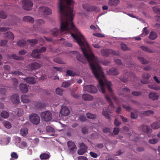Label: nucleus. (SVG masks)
Wrapping results in <instances>:
<instances>
[{
    "label": "nucleus",
    "mask_w": 160,
    "mask_h": 160,
    "mask_svg": "<svg viewBox=\"0 0 160 160\" xmlns=\"http://www.w3.org/2000/svg\"><path fill=\"white\" fill-rule=\"evenodd\" d=\"M63 91V90L60 88H57L56 90V93L60 95H62Z\"/></svg>",
    "instance_id": "603ef678"
},
{
    "label": "nucleus",
    "mask_w": 160,
    "mask_h": 160,
    "mask_svg": "<svg viewBox=\"0 0 160 160\" xmlns=\"http://www.w3.org/2000/svg\"><path fill=\"white\" fill-rule=\"evenodd\" d=\"M46 131L49 132L54 133L55 132V130L52 127L50 126H48L46 128Z\"/></svg>",
    "instance_id": "c03bdc74"
},
{
    "label": "nucleus",
    "mask_w": 160,
    "mask_h": 160,
    "mask_svg": "<svg viewBox=\"0 0 160 160\" xmlns=\"http://www.w3.org/2000/svg\"><path fill=\"white\" fill-rule=\"evenodd\" d=\"M7 40H2L0 42V46H4L7 43Z\"/></svg>",
    "instance_id": "e2e57ef3"
},
{
    "label": "nucleus",
    "mask_w": 160,
    "mask_h": 160,
    "mask_svg": "<svg viewBox=\"0 0 160 160\" xmlns=\"http://www.w3.org/2000/svg\"><path fill=\"white\" fill-rule=\"evenodd\" d=\"M142 77L144 78L148 79L150 78L151 76L148 73H144L142 75Z\"/></svg>",
    "instance_id": "13d9d810"
},
{
    "label": "nucleus",
    "mask_w": 160,
    "mask_h": 160,
    "mask_svg": "<svg viewBox=\"0 0 160 160\" xmlns=\"http://www.w3.org/2000/svg\"><path fill=\"white\" fill-rule=\"evenodd\" d=\"M53 61L56 63H62V61L58 58H54L53 59Z\"/></svg>",
    "instance_id": "4d7b16f0"
},
{
    "label": "nucleus",
    "mask_w": 160,
    "mask_h": 160,
    "mask_svg": "<svg viewBox=\"0 0 160 160\" xmlns=\"http://www.w3.org/2000/svg\"><path fill=\"white\" fill-rule=\"evenodd\" d=\"M41 116L42 120L46 122H48L52 119V114L48 111L42 112L41 114Z\"/></svg>",
    "instance_id": "7ed1b4c3"
},
{
    "label": "nucleus",
    "mask_w": 160,
    "mask_h": 160,
    "mask_svg": "<svg viewBox=\"0 0 160 160\" xmlns=\"http://www.w3.org/2000/svg\"><path fill=\"white\" fill-rule=\"evenodd\" d=\"M141 128L142 131L146 133H149L151 130L149 126L146 125H143L141 126Z\"/></svg>",
    "instance_id": "bb28decb"
},
{
    "label": "nucleus",
    "mask_w": 160,
    "mask_h": 160,
    "mask_svg": "<svg viewBox=\"0 0 160 160\" xmlns=\"http://www.w3.org/2000/svg\"><path fill=\"white\" fill-rule=\"evenodd\" d=\"M74 82L73 80L66 81L63 82L62 86L64 88H67L69 87L71 83H73Z\"/></svg>",
    "instance_id": "4be33fe9"
},
{
    "label": "nucleus",
    "mask_w": 160,
    "mask_h": 160,
    "mask_svg": "<svg viewBox=\"0 0 160 160\" xmlns=\"http://www.w3.org/2000/svg\"><path fill=\"white\" fill-rule=\"evenodd\" d=\"M23 8L27 10H30L31 9L33 5L32 2L30 0H22Z\"/></svg>",
    "instance_id": "39448f33"
},
{
    "label": "nucleus",
    "mask_w": 160,
    "mask_h": 160,
    "mask_svg": "<svg viewBox=\"0 0 160 160\" xmlns=\"http://www.w3.org/2000/svg\"><path fill=\"white\" fill-rule=\"evenodd\" d=\"M30 121L33 124L37 125L40 122V118L38 114L32 113L29 116Z\"/></svg>",
    "instance_id": "20e7f679"
},
{
    "label": "nucleus",
    "mask_w": 160,
    "mask_h": 160,
    "mask_svg": "<svg viewBox=\"0 0 160 160\" xmlns=\"http://www.w3.org/2000/svg\"><path fill=\"white\" fill-rule=\"evenodd\" d=\"M21 99L22 102L24 103H28L30 101L28 96L26 95H22Z\"/></svg>",
    "instance_id": "393cba45"
},
{
    "label": "nucleus",
    "mask_w": 160,
    "mask_h": 160,
    "mask_svg": "<svg viewBox=\"0 0 160 160\" xmlns=\"http://www.w3.org/2000/svg\"><path fill=\"white\" fill-rule=\"evenodd\" d=\"M122 107L127 111H129L132 110V108L130 106H128L126 105L123 104L122 105Z\"/></svg>",
    "instance_id": "052dcab7"
},
{
    "label": "nucleus",
    "mask_w": 160,
    "mask_h": 160,
    "mask_svg": "<svg viewBox=\"0 0 160 160\" xmlns=\"http://www.w3.org/2000/svg\"><path fill=\"white\" fill-rule=\"evenodd\" d=\"M74 2L72 0H59V10L60 13V30L57 28L52 29L51 32L54 36H56L67 30H72L74 33H71L72 37L76 40L81 48L83 53L89 63L95 77L98 80L99 91L104 93L106 87L110 95H114L111 88V82L108 81L105 78L104 73L98 63V60L91 52L88 50V44L86 42L84 37L74 25L72 21L74 15L73 8L69 6L73 5Z\"/></svg>",
    "instance_id": "f257e3e1"
},
{
    "label": "nucleus",
    "mask_w": 160,
    "mask_h": 160,
    "mask_svg": "<svg viewBox=\"0 0 160 160\" xmlns=\"http://www.w3.org/2000/svg\"><path fill=\"white\" fill-rule=\"evenodd\" d=\"M114 124L115 126L118 127L121 124V123L117 118H116L114 121Z\"/></svg>",
    "instance_id": "680f3d73"
},
{
    "label": "nucleus",
    "mask_w": 160,
    "mask_h": 160,
    "mask_svg": "<svg viewBox=\"0 0 160 160\" xmlns=\"http://www.w3.org/2000/svg\"><path fill=\"white\" fill-rule=\"evenodd\" d=\"M87 118L89 119H94L96 118L97 116L96 114L88 112L86 114Z\"/></svg>",
    "instance_id": "7c9ffc66"
},
{
    "label": "nucleus",
    "mask_w": 160,
    "mask_h": 160,
    "mask_svg": "<svg viewBox=\"0 0 160 160\" xmlns=\"http://www.w3.org/2000/svg\"><path fill=\"white\" fill-rule=\"evenodd\" d=\"M119 2V0H109L108 3L110 6H116L118 4Z\"/></svg>",
    "instance_id": "b1692460"
},
{
    "label": "nucleus",
    "mask_w": 160,
    "mask_h": 160,
    "mask_svg": "<svg viewBox=\"0 0 160 160\" xmlns=\"http://www.w3.org/2000/svg\"><path fill=\"white\" fill-rule=\"evenodd\" d=\"M103 132L106 133H108L110 132V129L108 128H105L102 129Z\"/></svg>",
    "instance_id": "774afa93"
},
{
    "label": "nucleus",
    "mask_w": 160,
    "mask_h": 160,
    "mask_svg": "<svg viewBox=\"0 0 160 160\" xmlns=\"http://www.w3.org/2000/svg\"><path fill=\"white\" fill-rule=\"evenodd\" d=\"M82 98L84 101H91L93 99V97L88 94H83Z\"/></svg>",
    "instance_id": "a878e982"
},
{
    "label": "nucleus",
    "mask_w": 160,
    "mask_h": 160,
    "mask_svg": "<svg viewBox=\"0 0 160 160\" xmlns=\"http://www.w3.org/2000/svg\"><path fill=\"white\" fill-rule=\"evenodd\" d=\"M153 11L157 14H160V9L157 6L153 8Z\"/></svg>",
    "instance_id": "09e8293b"
},
{
    "label": "nucleus",
    "mask_w": 160,
    "mask_h": 160,
    "mask_svg": "<svg viewBox=\"0 0 160 160\" xmlns=\"http://www.w3.org/2000/svg\"><path fill=\"white\" fill-rule=\"evenodd\" d=\"M24 113V111L21 108H18L17 111V115L19 116L20 117L22 116Z\"/></svg>",
    "instance_id": "79ce46f5"
},
{
    "label": "nucleus",
    "mask_w": 160,
    "mask_h": 160,
    "mask_svg": "<svg viewBox=\"0 0 160 160\" xmlns=\"http://www.w3.org/2000/svg\"><path fill=\"white\" fill-rule=\"evenodd\" d=\"M66 75H68L70 76H74L76 74L73 72V71L71 70H67L66 71Z\"/></svg>",
    "instance_id": "de8ad7c7"
},
{
    "label": "nucleus",
    "mask_w": 160,
    "mask_h": 160,
    "mask_svg": "<svg viewBox=\"0 0 160 160\" xmlns=\"http://www.w3.org/2000/svg\"><path fill=\"white\" fill-rule=\"evenodd\" d=\"M60 112H61L64 116H66L69 115L70 112L69 109L67 107L63 106L62 107Z\"/></svg>",
    "instance_id": "f3484780"
},
{
    "label": "nucleus",
    "mask_w": 160,
    "mask_h": 160,
    "mask_svg": "<svg viewBox=\"0 0 160 160\" xmlns=\"http://www.w3.org/2000/svg\"><path fill=\"white\" fill-rule=\"evenodd\" d=\"M79 119L81 122H84L87 120L85 116L81 115L79 117Z\"/></svg>",
    "instance_id": "0e129e2a"
},
{
    "label": "nucleus",
    "mask_w": 160,
    "mask_h": 160,
    "mask_svg": "<svg viewBox=\"0 0 160 160\" xmlns=\"http://www.w3.org/2000/svg\"><path fill=\"white\" fill-rule=\"evenodd\" d=\"M107 73L109 75L116 76L119 74V72L117 68H112L108 71Z\"/></svg>",
    "instance_id": "f8f14e48"
},
{
    "label": "nucleus",
    "mask_w": 160,
    "mask_h": 160,
    "mask_svg": "<svg viewBox=\"0 0 160 160\" xmlns=\"http://www.w3.org/2000/svg\"><path fill=\"white\" fill-rule=\"evenodd\" d=\"M101 51L103 55L105 57H108L111 54L110 49H103Z\"/></svg>",
    "instance_id": "aec40b11"
},
{
    "label": "nucleus",
    "mask_w": 160,
    "mask_h": 160,
    "mask_svg": "<svg viewBox=\"0 0 160 160\" xmlns=\"http://www.w3.org/2000/svg\"><path fill=\"white\" fill-rule=\"evenodd\" d=\"M17 44L20 47H23L26 45V42L23 40H19Z\"/></svg>",
    "instance_id": "58836bf2"
},
{
    "label": "nucleus",
    "mask_w": 160,
    "mask_h": 160,
    "mask_svg": "<svg viewBox=\"0 0 160 160\" xmlns=\"http://www.w3.org/2000/svg\"><path fill=\"white\" fill-rule=\"evenodd\" d=\"M13 82V85L15 87H17L18 85V80L15 78H12V79Z\"/></svg>",
    "instance_id": "8fccbe9b"
},
{
    "label": "nucleus",
    "mask_w": 160,
    "mask_h": 160,
    "mask_svg": "<svg viewBox=\"0 0 160 160\" xmlns=\"http://www.w3.org/2000/svg\"><path fill=\"white\" fill-rule=\"evenodd\" d=\"M140 48L142 51L144 52L149 53L153 52V51L148 47L142 46L140 47Z\"/></svg>",
    "instance_id": "cd10ccee"
},
{
    "label": "nucleus",
    "mask_w": 160,
    "mask_h": 160,
    "mask_svg": "<svg viewBox=\"0 0 160 160\" xmlns=\"http://www.w3.org/2000/svg\"><path fill=\"white\" fill-rule=\"evenodd\" d=\"M37 25L36 27H39L40 26L43 25L45 23V21L42 19H38L36 20Z\"/></svg>",
    "instance_id": "f704fd0d"
},
{
    "label": "nucleus",
    "mask_w": 160,
    "mask_h": 160,
    "mask_svg": "<svg viewBox=\"0 0 160 160\" xmlns=\"http://www.w3.org/2000/svg\"><path fill=\"white\" fill-rule=\"evenodd\" d=\"M9 113L6 111H3L1 113V116L3 118H8L9 116Z\"/></svg>",
    "instance_id": "e433bc0d"
},
{
    "label": "nucleus",
    "mask_w": 160,
    "mask_h": 160,
    "mask_svg": "<svg viewBox=\"0 0 160 160\" xmlns=\"http://www.w3.org/2000/svg\"><path fill=\"white\" fill-rule=\"evenodd\" d=\"M11 156L12 158L10 159V160H14L13 159H17L18 157L17 153L14 152L11 153Z\"/></svg>",
    "instance_id": "ea45409f"
},
{
    "label": "nucleus",
    "mask_w": 160,
    "mask_h": 160,
    "mask_svg": "<svg viewBox=\"0 0 160 160\" xmlns=\"http://www.w3.org/2000/svg\"><path fill=\"white\" fill-rule=\"evenodd\" d=\"M88 12L96 11L99 12L100 10V9L98 7L95 6H91L89 7Z\"/></svg>",
    "instance_id": "412c9836"
},
{
    "label": "nucleus",
    "mask_w": 160,
    "mask_h": 160,
    "mask_svg": "<svg viewBox=\"0 0 160 160\" xmlns=\"http://www.w3.org/2000/svg\"><path fill=\"white\" fill-rule=\"evenodd\" d=\"M154 113V112L151 110H148L144 112L143 114L146 115H148L150 114H153Z\"/></svg>",
    "instance_id": "5fc2aeb1"
},
{
    "label": "nucleus",
    "mask_w": 160,
    "mask_h": 160,
    "mask_svg": "<svg viewBox=\"0 0 160 160\" xmlns=\"http://www.w3.org/2000/svg\"><path fill=\"white\" fill-rule=\"evenodd\" d=\"M148 87L150 89L155 90H159L160 89V87L156 85L155 84H151L148 85Z\"/></svg>",
    "instance_id": "c756f323"
},
{
    "label": "nucleus",
    "mask_w": 160,
    "mask_h": 160,
    "mask_svg": "<svg viewBox=\"0 0 160 160\" xmlns=\"http://www.w3.org/2000/svg\"><path fill=\"white\" fill-rule=\"evenodd\" d=\"M105 97L107 100L110 103V105L111 107H113L114 104L112 101V100L111 99V98L108 96V95L107 94L105 96Z\"/></svg>",
    "instance_id": "a19ab883"
},
{
    "label": "nucleus",
    "mask_w": 160,
    "mask_h": 160,
    "mask_svg": "<svg viewBox=\"0 0 160 160\" xmlns=\"http://www.w3.org/2000/svg\"><path fill=\"white\" fill-rule=\"evenodd\" d=\"M28 129L27 128H22L20 130L21 134L23 136H26L28 133Z\"/></svg>",
    "instance_id": "c9c22d12"
},
{
    "label": "nucleus",
    "mask_w": 160,
    "mask_h": 160,
    "mask_svg": "<svg viewBox=\"0 0 160 160\" xmlns=\"http://www.w3.org/2000/svg\"><path fill=\"white\" fill-rule=\"evenodd\" d=\"M41 66L42 65L41 64L34 62L29 64L28 65V67L31 70H36L40 68Z\"/></svg>",
    "instance_id": "6e6552de"
},
{
    "label": "nucleus",
    "mask_w": 160,
    "mask_h": 160,
    "mask_svg": "<svg viewBox=\"0 0 160 160\" xmlns=\"http://www.w3.org/2000/svg\"><path fill=\"white\" fill-rule=\"evenodd\" d=\"M51 156L50 153L46 152H43L40 155L39 158L41 160H48Z\"/></svg>",
    "instance_id": "9b49d317"
},
{
    "label": "nucleus",
    "mask_w": 160,
    "mask_h": 160,
    "mask_svg": "<svg viewBox=\"0 0 160 160\" xmlns=\"http://www.w3.org/2000/svg\"><path fill=\"white\" fill-rule=\"evenodd\" d=\"M81 147H82L78 151V153L79 155H83L87 151L88 147L84 143H82L81 144Z\"/></svg>",
    "instance_id": "9d476101"
},
{
    "label": "nucleus",
    "mask_w": 160,
    "mask_h": 160,
    "mask_svg": "<svg viewBox=\"0 0 160 160\" xmlns=\"http://www.w3.org/2000/svg\"><path fill=\"white\" fill-rule=\"evenodd\" d=\"M23 20L25 22H33L34 21L33 18L29 16H26L23 18Z\"/></svg>",
    "instance_id": "c85d7f7f"
},
{
    "label": "nucleus",
    "mask_w": 160,
    "mask_h": 160,
    "mask_svg": "<svg viewBox=\"0 0 160 160\" xmlns=\"http://www.w3.org/2000/svg\"><path fill=\"white\" fill-rule=\"evenodd\" d=\"M68 146L71 153L74 154L76 151L77 147L74 142L69 141L67 142Z\"/></svg>",
    "instance_id": "0eeeda50"
},
{
    "label": "nucleus",
    "mask_w": 160,
    "mask_h": 160,
    "mask_svg": "<svg viewBox=\"0 0 160 160\" xmlns=\"http://www.w3.org/2000/svg\"><path fill=\"white\" fill-rule=\"evenodd\" d=\"M77 59L79 61L85 63L86 62V60L83 58L80 54H78L77 56Z\"/></svg>",
    "instance_id": "72a5a7b5"
},
{
    "label": "nucleus",
    "mask_w": 160,
    "mask_h": 160,
    "mask_svg": "<svg viewBox=\"0 0 160 160\" xmlns=\"http://www.w3.org/2000/svg\"><path fill=\"white\" fill-rule=\"evenodd\" d=\"M47 50L45 47H42L40 49H36L33 50L31 56L36 58L38 59L41 58V54L40 53L45 52Z\"/></svg>",
    "instance_id": "f03ea898"
},
{
    "label": "nucleus",
    "mask_w": 160,
    "mask_h": 160,
    "mask_svg": "<svg viewBox=\"0 0 160 160\" xmlns=\"http://www.w3.org/2000/svg\"><path fill=\"white\" fill-rule=\"evenodd\" d=\"M89 154L93 158H96L98 156V155L96 153L92 152H90Z\"/></svg>",
    "instance_id": "338daca9"
},
{
    "label": "nucleus",
    "mask_w": 160,
    "mask_h": 160,
    "mask_svg": "<svg viewBox=\"0 0 160 160\" xmlns=\"http://www.w3.org/2000/svg\"><path fill=\"white\" fill-rule=\"evenodd\" d=\"M8 58H12L14 60H20V57H19L17 56L16 55L13 54H12L11 55V57H10V55L8 56Z\"/></svg>",
    "instance_id": "a18cd8bd"
},
{
    "label": "nucleus",
    "mask_w": 160,
    "mask_h": 160,
    "mask_svg": "<svg viewBox=\"0 0 160 160\" xmlns=\"http://www.w3.org/2000/svg\"><path fill=\"white\" fill-rule=\"evenodd\" d=\"M4 126L7 128H10L11 127V123L8 121H5L3 122Z\"/></svg>",
    "instance_id": "49530a36"
},
{
    "label": "nucleus",
    "mask_w": 160,
    "mask_h": 160,
    "mask_svg": "<svg viewBox=\"0 0 160 160\" xmlns=\"http://www.w3.org/2000/svg\"><path fill=\"white\" fill-rule=\"evenodd\" d=\"M5 36L6 38L10 39L11 40H13L14 38V36L13 33L11 32H8L5 34Z\"/></svg>",
    "instance_id": "473e14b6"
},
{
    "label": "nucleus",
    "mask_w": 160,
    "mask_h": 160,
    "mask_svg": "<svg viewBox=\"0 0 160 160\" xmlns=\"http://www.w3.org/2000/svg\"><path fill=\"white\" fill-rule=\"evenodd\" d=\"M158 138H153L149 140L148 142L151 144H154L157 143L158 142Z\"/></svg>",
    "instance_id": "3c124183"
},
{
    "label": "nucleus",
    "mask_w": 160,
    "mask_h": 160,
    "mask_svg": "<svg viewBox=\"0 0 160 160\" xmlns=\"http://www.w3.org/2000/svg\"><path fill=\"white\" fill-rule=\"evenodd\" d=\"M129 75V74L128 72H126L124 75H123V76L119 78V79L121 81L123 82L126 83L128 81L130 80L131 79L129 78L128 75Z\"/></svg>",
    "instance_id": "dca6fc26"
},
{
    "label": "nucleus",
    "mask_w": 160,
    "mask_h": 160,
    "mask_svg": "<svg viewBox=\"0 0 160 160\" xmlns=\"http://www.w3.org/2000/svg\"><path fill=\"white\" fill-rule=\"evenodd\" d=\"M35 106L38 108H41L44 106V104L38 101L35 102Z\"/></svg>",
    "instance_id": "37998d69"
},
{
    "label": "nucleus",
    "mask_w": 160,
    "mask_h": 160,
    "mask_svg": "<svg viewBox=\"0 0 160 160\" xmlns=\"http://www.w3.org/2000/svg\"><path fill=\"white\" fill-rule=\"evenodd\" d=\"M148 97L149 98L153 100H155L158 99L159 96L155 92H150L149 95Z\"/></svg>",
    "instance_id": "a211bd4d"
},
{
    "label": "nucleus",
    "mask_w": 160,
    "mask_h": 160,
    "mask_svg": "<svg viewBox=\"0 0 160 160\" xmlns=\"http://www.w3.org/2000/svg\"><path fill=\"white\" fill-rule=\"evenodd\" d=\"M102 114L104 116H105V117L107 118H108V119L109 120H110L111 119V118H110V115L106 113L104 111H103L102 112Z\"/></svg>",
    "instance_id": "6e6d98bb"
},
{
    "label": "nucleus",
    "mask_w": 160,
    "mask_h": 160,
    "mask_svg": "<svg viewBox=\"0 0 160 160\" xmlns=\"http://www.w3.org/2000/svg\"><path fill=\"white\" fill-rule=\"evenodd\" d=\"M27 41L28 42L31 44L30 45L31 46H33L34 44L38 43V40L35 39H28L27 40Z\"/></svg>",
    "instance_id": "4c0bfd02"
},
{
    "label": "nucleus",
    "mask_w": 160,
    "mask_h": 160,
    "mask_svg": "<svg viewBox=\"0 0 160 160\" xmlns=\"http://www.w3.org/2000/svg\"><path fill=\"white\" fill-rule=\"evenodd\" d=\"M40 10L43 12L44 14L48 15L51 13L52 10L49 8L45 7H41L40 8Z\"/></svg>",
    "instance_id": "4468645a"
},
{
    "label": "nucleus",
    "mask_w": 160,
    "mask_h": 160,
    "mask_svg": "<svg viewBox=\"0 0 160 160\" xmlns=\"http://www.w3.org/2000/svg\"><path fill=\"white\" fill-rule=\"evenodd\" d=\"M121 46L122 49L123 51H126L128 49L127 46L124 44H121Z\"/></svg>",
    "instance_id": "bf43d9fd"
},
{
    "label": "nucleus",
    "mask_w": 160,
    "mask_h": 160,
    "mask_svg": "<svg viewBox=\"0 0 160 160\" xmlns=\"http://www.w3.org/2000/svg\"><path fill=\"white\" fill-rule=\"evenodd\" d=\"M138 58L142 64H146L149 62V61L142 57H138Z\"/></svg>",
    "instance_id": "5701e85b"
},
{
    "label": "nucleus",
    "mask_w": 160,
    "mask_h": 160,
    "mask_svg": "<svg viewBox=\"0 0 160 160\" xmlns=\"http://www.w3.org/2000/svg\"><path fill=\"white\" fill-rule=\"evenodd\" d=\"M157 37V33L154 31H151L150 33L149 38L151 40H154Z\"/></svg>",
    "instance_id": "2f4dec72"
},
{
    "label": "nucleus",
    "mask_w": 160,
    "mask_h": 160,
    "mask_svg": "<svg viewBox=\"0 0 160 160\" xmlns=\"http://www.w3.org/2000/svg\"><path fill=\"white\" fill-rule=\"evenodd\" d=\"M19 88L21 91L22 93H27L28 91V85L26 84L21 83L19 85Z\"/></svg>",
    "instance_id": "2eb2a0df"
},
{
    "label": "nucleus",
    "mask_w": 160,
    "mask_h": 160,
    "mask_svg": "<svg viewBox=\"0 0 160 160\" xmlns=\"http://www.w3.org/2000/svg\"><path fill=\"white\" fill-rule=\"evenodd\" d=\"M11 99L13 103L17 104L20 102L19 97L18 94H14L11 96Z\"/></svg>",
    "instance_id": "ddd939ff"
},
{
    "label": "nucleus",
    "mask_w": 160,
    "mask_h": 160,
    "mask_svg": "<svg viewBox=\"0 0 160 160\" xmlns=\"http://www.w3.org/2000/svg\"><path fill=\"white\" fill-rule=\"evenodd\" d=\"M84 90L91 93H95L98 91L97 88L93 85H88L84 88Z\"/></svg>",
    "instance_id": "423d86ee"
},
{
    "label": "nucleus",
    "mask_w": 160,
    "mask_h": 160,
    "mask_svg": "<svg viewBox=\"0 0 160 160\" xmlns=\"http://www.w3.org/2000/svg\"><path fill=\"white\" fill-rule=\"evenodd\" d=\"M37 77L34 76V77H28L23 78V80L27 83L29 84H33L36 83V81L35 80L36 78Z\"/></svg>",
    "instance_id": "1a4fd4ad"
},
{
    "label": "nucleus",
    "mask_w": 160,
    "mask_h": 160,
    "mask_svg": "<svg viewBox=\"0 0 160 160\" xmlns=\"http://www.w3.org/2000/svg\"><path fill=\"white\" fill-rule=\"evenodd\" d=\"M142 92H140L134 91L132 92V94L136 96H141L142 94Z\"/></svg>",
    "instance_id": "864d4df0"
},
{
    "label": "nucleus",
    "mask_w": 160,
    "mask_h": 160,
    "mask_svg": "<svg viewBox=\"0 0 160 160\" xmlns=\"http://www.w3.org/2000/svg\"><path fill=\"white\" fill-rule=\"evenodd\" d=\"M151 126L154 129H157L160 128V121L153 122L151 124Z\"/></svg>",
    "instance_id": "6ab92c4d"
},
{
    "label": "nucleus",
    "mask_w": 160,
    "mask_h": 160,
    "mask_svg": "<svg viewBox=\"0 0 160 160\" xmlns=\"http://www.w3.org/2000/svg\"><path fill=\"white\" fill-rule=\"evenodd\" d=\"M111 54H112L114 55L118 56L119 55L118 52H116L113 50L110 49Z\"/></svg>",
    "instance_id": "69168bd1"
}]
</instances>
